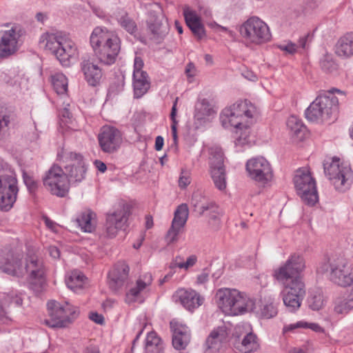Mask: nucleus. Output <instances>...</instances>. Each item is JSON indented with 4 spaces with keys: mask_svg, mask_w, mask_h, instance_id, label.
<instances>
[{
    "mask_svg": "<svg viewBox=\"0 0 353 353\" xmlns=\"http://www.w3.org/2000/svg\"><path fill=\"white\" fill-rule=\"evenodd\" d=\"M305 267L303 257L293 254L274 273L275 279L285 286L283 301L288 310L292 312L300 307L305 294V284L299 276Z\"/></svg>",
    "mask_w": 353,
    "mask_h": 353,
    "instance_id": "f257e3e1",
    "label": "nucleus"
},
{
    "mask_svg": "<svg viewBox=\"0 0 353 353\" xmlns=\"http://www.w3.org/2000/svg\"><path fill=\"white\" fill-rule=\"evenodd\" d=\"M256 112L254 105L248 100L237 101L221 114V121L224 128L234 127L236 134V145H243L248 143L249 126Z\"/></svg>",
    "mask_w": 353,
    "mask_h": 353,
    "instance_id": "f03ea898",
    "label": "nucleus"
},
{
    "mask_svg": "<svg viewBox=\"0 0 353 353\" xmlns=\"http://www.w3.org/2000/svg\"><path fill=\"white\" fill-rule=\"evenodd\" d=\"M90 43L97 60L105 65L115 63L121 50V39L106 28L96 27L90 37Z\"/></svg>",
    "mask_w": 353,
    "mask_h": 353,
    "instance_id": "7ed1b4c3",
    "label": "nucleus"
},
{
    "mask_svg": "<svg viewBox=\"0 0 353 353\" xmlns=\"http://www.w3.org/2000/svg\"><path fill=\"white\" fill-rule=\"evenodd\" d=\"M46 50L50 51L64 66H68L72 59L78 57L76 44L62 32H46L40 38Z\"/></svg>",
    "mask_w": 353,
    "mask_h": 353,
    "instance_id": "20e7f679",
    "label": "nucleus"
},
{
    "mask_svg": "<svg viewBox=\"0 0 353 353\" xmlns=\"http://www.w3.org/2000/svg\"><path fill=\"white\" fill-rule=\"evenodd\" d=\"M215 299L219 308L226 315L236 316L254 308V301L236 289L220 288Z\"/></svg>",
    "mask_w": 353,
    "mask_h": 353,
    "instance_id": "39448f33",
    "label": "nucleus"
},
{
    "mask_svg": "<svg viewBox=\"0 0 353 353\" xmlns=\"http://www.w3.org/2000/svg\"><path fill=\"white\" fill-rule=\"evenodd\" d=\"M340 90L334 89L324 94L319 95L305 110V117L307 120L312 122H323L331 119L338 105V99L333 95V92Z\"/></svg>",
    "mask_w": 353,
    "mask_h": 353,
    "instance_id": "423d86ee",
    "label": "nucleus"
},
{
    "mask_svg": "<svg viewBox=\"0 0 353 353\" xmlns=\"http://www.w3.org/2000/svg\"><path fill=\"white\" fill-rule=\"evenodd\" d=\"M49 318L45 323L50 327H65L70 325L79 316L77 307L65 302L61 304L54 300L47 303Z\"/></svg>",
    "mask_w": 353,
    "mask_h": 353,
    "instance_id": "0eeeda50",
    "label": "nucleus"
},
{
    "mask_svg": "<svg viewBox=\"0 0 353 353\" xmlns=\"http://www.w3.org/2000/svg\"><path fill=\"white\" fill-rule=\"evenodd\" d=\"M330 270V279L341 286L350 285L353 282V267L352 264L342 256H332L328 264H322L318 272H325Z\"/></svg>",
    "mask_w": 353,
    "mask_h": 353,
    "instance_id": "6e6552de",
    "label": "nucleus"
},
{
    "mask_svg": "<svg viewBox=\"0 0 353 353\" xmlns=\"http://www.w3.org/2000/svg\"><path fill=\"white\" fill-rule=\"evenodd\" d=\"M241 37L248 43L261 45L271 40L272 34L268 24L258 17H251L239 27Z\"/></svg>",
    "mask_w": 353,
    "mask_h": 353,
    "instance_id": "1a4fd4ad",
    "label": "nucleus"
},
{
    "mask_svg": "<svg viewBox=\"0 0 353 353\" xmlns=\"http://www.w3.org/2000/svg\"><path fill=\"white\" fill-rule=\"evenodd\" d=\"M323 168L325 176L336 190L345 192L350 188L352 171L349 165L341 162L339 158L334 157L330 161L325 162Z\"/></svg>",
    "mask_w": 353,
    "mask_h": 353,
    "instance_id": "9d476101",
    "label": "nucleus"
},
{
    "mask_svg": "<svg viewBox=\"0 0 353 353\" xmlns=\"http://www.w3.org/2000/svg\"><path fill=\"white\" fill-rule=\"evenodd\" d=\"M294 183L297 194L305 204L314 205L318 201L316 181L307 168H299L296 171Z\"/></svg>",
    "mask_w": 353,
    "mask_h": 353,
    "instance_id": "9b49d317",
    "label": "nucleus"
},
{
    "mask_svg": "<svg viewBox=\"0 0 353 353\" xmlns=\"http://www.w3.org/2000/svg\"><path fill=\"white\" fill-rule=\"evenodd\" d=\"M22 268L25 269L23 276L26 274L29 275L30 288L36 294L42 292L46 287V269L43 261L35 254L29 252L25 258V263Z\"/></svg>",
    "mask_w": 353,
    "mask_h": 353,
    "instance_id": "f8f14e48",
    "label": "nucleus"
},
{
    "mask_svg": "<svg viewBox=\"0 0 353 353\" xmlns=\"http://www.w3.org/2000/svg\"><path fill=\"white\" fill-rule=\"evenodd\" d=\"M44 188L52 195L64 197L70 189V183L63 169L57 165H52L42 178Z\"/></svg>",
    "mask_w": 353,
    "mask_h": 353,
    "instance_id": "ddd939ff",
    "label": "nucleus"
},
{
    "mask_svg": "<svg viewBox=\"0 0 353 353\" xmlns=\"http://www.w3.org/2000/svg\"><path fill=\"white\" fill-rule=\"evenodd\" d=\"M24 263L23 251L18 247L6 248L0 253V268L8 274L23 276Z\"/></svg>",
    "mask_w": 353,
    "mask_h": 353,
    "instance_id": "4468645a",
    "label": "nucleus"
},
{
    "mask_svg": "<svg viewBox=\"0 0 353 353\" xmlns=\"http://www.w3.org/2000/svg\"><path fill=\"white\" fill-rule=\"evenodd\" d=\"M19 188L13 173L0 175V210L8 212L16 202Z\"/></svg>",
    "mask_w": 353,
    "mask_h": 353,
    "instance_id": "2eb2a0df",
    "label": "nucleus"
},
{
    "mask_svg": "<svg viewBox=\"0 0 353 353\" xmlns=\"http://www.w3.org/2000/svg\"><path fill=\"white\" fill-rule=\"evenodd\" d=\"M68 164L65 166V174L69 183L81 182L84 178L86 168L81 154L72 152H63L59 155Z\"/></svg>",
    "mask_w": 353,
    "mask_h": 353,
    "instance_id": "dca6fc26",
    "label": "nucleus"
},
{
    "mask_svg": "<svg viewBox=\"0 0 353 353\" xmlns=\"http://www.w3.org/2000/svg\"><path fill=\"white\" fill-rule=\"evenodd\" d=\"M246 170L251 179L265 184L273 177V172L270 163L263 157H255L248 161Z\"/></svg>",
    "mask_w": 353,
    "mask_h": 353,
    "instance_id": "f3484780",
    "label": "nucleus"
},
{
    "mask_svg": "<svg viewBox=\"0 0 353 353\" xmlns=\"http://www.w3.org/2000/svg\"><path fill=\"white\" fill-rule=\"evenodd\" d=\"M169 32V25L162 14L150 12L147 20V34L156 43H160Z\"/></svg>",
    "mask_w": 353,
    "mask_h": 353,
    "instance_id": "a211bd4d",
    "label": "nucleus"
},
{
    "mask_svg": "<svg viewBox=\"0 0 353 353\" xmlns=\"http://www.w3.org/2000/svg\"><path fill=\"white\" fill-rule=\"evenodd\" d=\"M99 145L103 152L113 153L118 150L121 143V134L115 127L104 125L98 135Z\"/></svg>",
    "mask_w": 353,
    "mask_h": 353,
    "instance_id": "6ab92c4d",
    "label": "nucleus"
},
{
    "mask_svg": "<svg viewBox=\"0 0 353 353\" xmlns=\"http://www.w3.org/2000/svg\"><path fill=\"white\" fill-rule=\"evenodd\" d=\"M20 36L16 27L0 32V58H7L18 50Z\"/></svg>",
    "mask_w": 353,
    "mask_h": 353,
    "instance_id": "aec40b11",
    "label": "nucleus"
},
{
    "mask_svg": "<svg viewBox=\"0 0 353 353\" xmlns=\"http://www.w3.org/2000/svg\"><path fill=\"white\" fill-rule=\"evenodd\" d=\"M128 219V213L125 208L117 210L106 217L105 225V234L108 238H114L119 230H122L125 225Z\"/></svg>",
    "mask_w": 353,
    "mask_h": 353,
    "instance_id": "412c9836",
    "label": "nucleus"
},
{
    "mask_svg": "<svg viewBox=\"0 0 353 353\" xmlns=\"http://www.w3.org/2000/svg\"><path fill=\"white\" fill-rule=\"evenodd\" d=\"M152 282V276L150 273L141 275L136 281L134 286L132 287L126 293L125 302L131 304L135 302L141 303L144 301V290L149 287Z\"/></svg>",
    "mask_w": 353,
    "mask_h": 353,
    "instance_id": "4be33fe9",
    "label": "nucleus"
},
{
    "mask_svg": "<svg viewBox=\"0 0 353 353\" xmlns=\"http://www.w3.org/2000/svg\"><path fill=\"white\" fill-rule=\"evenodd\" d=\"M228 337V333L225 327H218L214 329L205 341V351L213 353L219 352L227 343Z\"/></svg>",
    "mask_w": 353,
    "mask_h": 353,
    "instance_id": "5701e85b",
    "label": "nucleus"
},
{
    "mask_svg": "<svg viewBox=\"0 0 353 353\" xmlns=\"http://www.w3.org/2000/svg\"><path fill=\"white\" fill-rule=\"evenodd\" d=\"M183 13L186 24L194 37L198 39H202L205 37L206 33L204 26L196 12L192 10L190 6L185 5L183 8Z\"/></svg>",
    "mask_w": 353,
    "mask_h": 353,
    "instance_id": "b1692460",
    "label": "nucleus"
},
{
    "mask_svg": "<svg viewBox=\"0 0 353 353\" xmlns=\"http://www.w3.org/2000/svg\"><path fill=\"white\" fill-rule=\"evenodd\" d=\"M130 268L125 262H118L109 272L110 288L117 291L120 289L128 278Z\"/></svg>",
    "mask_w": 353,
    "mask_h": 353,
    "instance_id": "393cba45",
    "label": "nucleus"
},
{
    "mask_svg": "<svg viewBox=\"0 0 353 353\" xmlns=\"http://www.w3.org/2000/svg\"><path fill=\"white\" fill-rule=\"evenodd\" d=\"M172 330V345L176 350H184L190 341L189 328L178 323L170 322Z\"/></svg>",
    "mask_w": 353,
    "mask_h": 353,
    "instance_id": "a878e982",
    "label": "nucleus"
},
{
    "mask_svg": "<svg viewBox=\"0 0 353 353\" xmlns=\"http://www.w3.org/2000/svg\"><path fill=\"white\" fill-rule=\"evenodd\" d=\"M175 296L189 311L194 310L203 303V299L193 290L180 289L176 291Z\"/></svg>",
    "mask_w": 353,
    "mask_h": 353,
    "instance_id": "bb28decb",
    "label": "nucleus"
},
{
    "mask_svg": "<svg viewBox=\"0 0 353 353\" xmlns=\"http://www.w3.org/2000/svg\"><path fill=\"white\" fill-rule=\"evenodd\" d=\"M81 68L85 81L90 85L96 86L99 83L102 73L97 65L91 62L89 59H84L81 63Z\"/></svg>",
    "mask_w": 353,
    "mask_h": 353,
    "instance_id": "cd10ccee",
    "label": "nucleus"
},
{
    "mask_svg": "<svg viewBox=\"0 0 353 353\" xmlns=\"http://www.w3.org/2000/svg\"><path fill=\"white\" fill-rule=\"evenodd\" d=\"M332 306L335 314H347L353 309V289L336 296L333 301Z\"/></svg>",
    "mask_w": 353,
    "mask_h": 353,
    "instance_id": "c85d7f7f",
    "label": "nucleus"
},
{
    "mask_svg": "<svg viewBox=\"0 0 353 353\" xmlns=\"http://www.w3.org/2000/svg\"><path fill=\"white\" fill-rule=\"evenodd\" d=\"M286 124L295 141H301L305 138L307 135L306 127L298 117L294 115L290 116Z\"/></svg>",
    "mask_w": 353,
    "mask_h": 353,
    "instance_id": "c756f323",
    "label": "nucleus"
},
{
    "mask_svg": "<svg viewBox=\"0 0 353 353\" xmlns=\"http://www.w3.org/2000/svg\"><path fill=\"white\" fill-rule=\"evenodd\" d=\"M23 294L17 291L4 292L0 295V306L3 311L12 307H20L23 304Z\"/></svg>",
    "mask_w": 353,
    "mask_h": 353,
    "instance_id": "7c9ffc66",
    "label": "nucleus"
},
{
    "mask_svg": "<svg viewBox=\"0 0 353 353\" xmlns=\"http://www.w3.org/2000/svg\"><path fill=\"white\" fill-rule=\"evenodd\" d=\"M338 56L347 58L353 55V32L341 37L336 44Z\"/></svg>",
    "mask_w": 353,
    "mask_h": 353,
    "instance_id": "2f4dec72",
    "label": "nucleus"
},
{
    "mask_svg": "<svg viewBox=\"0 0 353 353\" xmlns=\"http://www.w3.org/2000/svg\"><path fill=\"white\" fill-rule=\"evenodd\" d=\"M150 87V81L148 74L133 75L134 94L136 98L143 96Z\"/></svg>",
    "mask_w": 353,
    "mask_h": 353,
    "instance_id": "473e14b6",
    "label": "nucleus"
},
{
    "mask_svg": "<svg viewBox=\"0 0 353 353\" xmlns=\"http://www.w3.org/2000/svg\"><path fill=\"white\" fill-rule=\"evenodd\" d=\"M145 353H163V345L161 339L154 332L148 334L145 341Z\"/></svg>",
    "mask_w": 353,
    "mask_h": 353,
    "instance_id": "72a5a7b5",
    "label": "nucleus"
},
{
    "mask_svg": "<svg viewBox=\"0 0 353 353\" xmlns=\"http://www.w3.org/2000/svg\"><path fill=\"white\" fill-rule=\"evenodd\" d=\"M190 203L194 208V210L199 212L201 215L214 208V203L209 201L206 197L199 192L193 193Z\"/></svg>",
    "mask_w": 353,
    "mask_h": 353,
    "instance_id": "f704fd0d",
    "label": "nucleus"
},
{
    "mask_svg": "<svg viewBox=\"0 0 353 353\" xmlns=\"http://www.w3.org/2000/svg\"><path fill=\"white\" fill-rule=\"evenodd\" d=\"M209 165L210 169L225 167L224 154L220 146L215 145L209 148Z\"/></svg>",
    "mask_w": 353,
    "mask_h": 353,
    "instance_id": "c9c22d12",
    "label": "nucleus"
},
{
    "mask_svg": "<svg viewBox=\"0 0 353 353\" xmlns=\"http://www.w3.org/2000/svg\"><path fill=\"white\" fill-rule=\"evenodd\" d=\"M210 173L215 187L221 191L224 190L226 188L225 167L211 168Z\"/></svg>",
    "mask_w": 353,
    "mask_h": 353,
    "instance_id": "e433bc0d",
    "label": "nucleus"
},
{
    "mask_svg": "<svg viewBox=\"0 0 353 353\" xmlns=\"http://www.w3.org/2000/svg\"><path fill=\"white\" fill-rule=\"evenodd\" d=\"M214 110L210 103L206 99L201 100L196 105L194 118L201 122L205 121V117L212 115Z\"/></svg>",
    "mask_w": 353,
    "mask_h": 353,
    "instance_id": "4c0bfd02",
    "label": "nucleus"
},
{
    "mask_svg": "<svg viewBox=\"0 0 353 353\" xmlns=\"http://www.w3.org/2000/svg\"><path fill=\"white\" fill-rule=\"evenodd\" d=\"M259 347L256 335L247 333L241 342L236 344V347L243 353H250Z\"/></svg>",
    "mask_w": 353,
    "mask_h": 353,
    "instance_id": "58836bf2",
    "label": "nucleus"
},
{
    "mask_svg": "<svg viewBox=\"0 0 353 353\" xmlns=\"http://www.w3.org/2000/svg\"><path fill=\"white\" fill-rule=\"evenodd\" d=\"M94 216V213L88 210L83 212L77 219V222L83 231L86 232H92L94 228L92 221Z\"/></svg>",
    "mask_w": 353,
    "mask_h": 353,
    "instance_id": "ea45409f",
    "label": "nucleus"
},
{
    "mask_svg": "<svg viewBox=\"0 0 353 353\" xmlns=\"http://www.w3.org/2000/svg\"><path fill=\"white\" fill-rule=\"evenodd\" d=\"M85 281V277L81 272L74 271L68 276L65 282L70 289L76 292L83 287Z\"/></svg>",
    "mask_w": 353,
    "mask_h": 353,
    "instance_id": "a19ab883",
    "label": "nucleus"
},
{
    "mask_svg": "<svg viewBox=\"0 0 353 353\" xmlns=\"http://www.w3.org/2000/svg\"><path fill=\"white\" fill-rule=\"evenodd\" d=\"M119 26L131 35H134L138 30L135 21L126 12L117 18Z\"/></svg>",
    "mask_w": 353,
    "mask_h": 353,
    "instance_id": "79ce46f5",
    "label": "nucleus"
},
{
    "mask_svg": "<svg viewBox=\"0 0 353 353\" xmlns=\"http://www.w3.org/2000/svg\"><path fill=\"white\" fill-rule=\"evenodd\" d=\"M188 218V208L185 203L181 204L174 212L172 225L183 228Z\"/></svg>",
    "mask_w": 353,
    "mask_h": 353,
    "instance_id": "37998d69",
    "label": "nucleus"
},
{
    "mask_svg": "<svg viewBox=\"0 0 353 353\" xmlns=\"http://www.w3.org/2000/svg\"><path fill=\"white\" fill-rule=\"evenodd\" d=\"M52 86L58 94H63L68 90V79L62 73H56L52 76Z\"/></svg>",
    "mask_w": 353,
    "mask_h": 353,
    "instance_id": "c03bdc74",
    "label": "nucleus"
},
{
    "mask_svg": "<svg viewBox=\"0 0 353 353\" xmlns=\"http://www.w3.org/2000/svg\"><path fill=\"white\" fill-rule=\"evenodd\" d=\"M277 307L272 299L264 300L260 306V315L265 319H270L277 314Z\"/></svg>",
    "mask_w": 353,
    "mask_h": 353,
    "instance_id": "a18cd8bd",
    "label": "nucleus"
},
{
    "mask_svg": "<svg viewBox=\"0 0 353 353\" xmlns=\"http://www.w3.org/2000/svg\"><path fill=\"white\" fill-rule=\"evenodd\" d=\"M321 68L326 73H332L337 70V64L330 55H325L320 61Z\"/></svg>",
    "mask_w": 353,
    "mask_h": 353,
    "instance_id": "49530a36",
    "label": "nucleus"
},
{
    "mask_svg": "<svg viewBox=\"0 0 353 353\" xmlns=\"http://www.w3.org/2000/svg\"><path fill=\"white\" fill-rule=\"evenodd\" d=\"M210 211V215L209 218V224L214 230H217L221 226V213L219 211L216 206L214 205V208L209 210Z\"/></svg>",
    "mask_w": 353,
    "mask_h": 353,
    "instance_id": "de8ad7c7",
    "label": "nucleus"
},
{
    "mask_svg": "<svg viewBox=\"0 0 353 353\" xmlns=\"http://www.w3.org/2000/svg\"><path fill=\"white\" fill-rule=\"evenodd\" d=\"M182 230L181 228L171 225V227L165 236V241L168 245L176 243L179 239V234Z\"/></svg>",
    "mask_w": 353,
    "mask_h": 353,
    "instance_id": "09e8293b",
    "label": "nucleus"
},
{
    "mask_svg": "<svg viewBox=\"0 0 353 353\" xmlns=\"http://www.w3.org/2000/svg\"><path fill=\"white\" fill-rule=\"evenodd\" d=\"M190 172L186 169H181L179 179V186L181 189L185 188L191 182Z\"/></svg>",
    "mask_w": 353,
    "mask_h": 353,
    "instance_id": "8fccbe9b",
    "label": "nucleus"
},
{
    "mask_svg": "<svg viewBox=\"0 0 353 353\" xmlns=\"http://www.w3.org/2000/svg\"><path fill=\"white\" fill-rule=\"evenodd\" d=\"M23 179L24 181V183L26 184V187L28 188V190L31 192H34L38 186V183L37 181H35L33 177L26 172H23Z\"/></svg>",
    "mask_w": 353,
    "mask_h": 353,
    "instance_id": "3c124183",
    "label": "nucleus"
},
{
    "mask_svg": "<svg viewBox=\"0 0 353 353\" xmlns=\"http://www.w3.org/2000/svg\"><path fill=\"white\" fill-rule=\"evenodd\" d=\"M177 101H178V98H176L175 101H174V103H173V105L172 108V110H171V113H170V119H171L172 123L171 125L172 134H177L176 126H177L178 121L176 119V112H177V110H176Z\"/></svg>",
    "mask_w": 353,
    "mask_h": 353,
    "instance_id": "603ef678",
    "label": "nucleus"
},
{
    "mask_svg": "<svg viewBox=\"0 0 353 353\" xmlns=\"http://www.w3.org/2000/svg\"><path fill=\"white\" fill-rule=\"evenodd\" d=\"M196 262V257L194 255H192L188 258L185 263H171L170 268L172 269L175 267H179L180 268L188 269V268L193 266Z\"/></svg>",
    "mask_w": 353,
    "mask_h": 353,
    "instance_id": "864d4df0",
    "label": "nucleus"
},
{
    "mask_svg": "<svg viewBox=\"0 0 353 353\" xmlns=\"http://www.w3.org/2000/svg\"><path fill=\"white\" fill-rule=\"evenodd\" d=\"M144 65V63L143 59L140 57H135L134 60V71L133 75H137V74H147L146 72L142 70V68Z\"/></svg>",
    "mask_w": 353,
    "mask_h": 353,
    "instance_id": "5fc2aeb1",
    "label": "nucleus"
},
{
    "mask_svg": "<svg viewBox=\"0 0 353 353\" xmlns=\"http://www.w3.org/2000/svg\"><path fill=\"white\" fill-rule=\"evenodd\" d=\"M309 303L313 310H319L323 305V300L321 296H314L310 299Z\"/></svg>",
    "mask_w": 353,
    "mask_h": 353,
    "instance_id": "6e6d98bb",
    "label": "nucleus"
},
{
    "mask_svg": "<svg viewBox=\"0 0 353 353\" xmlns=\"http://www.w3.org/2000/svg\"><path fill=\"white\" fill-rule=\"evenodd\" d=\"M307 327V323L303 321H299L296 323H292L288 325H285L283 327V332H286L288 331H292L296 328H305Z\"/></svg>",
    "mask_w": 353,
    "mask_h": 353,
    "instance_id": "4d7b16f0",
    "label": "nucleus"
},
{
    "mask_svg": "<svg viewBox=\"0 0 353 353\" xmlns=\"http://www.w3.org/2000/svg\"><path fill=\"white\" fill-rule=\"evenodd\" d=\"M279 48L280 50L291 54L295 53L296 51V46L292 43H289L287 45H280Z\"/></svg>",
    "mask_w": 353,
    "mask_h": 353,
    "instance_id": "13d9d810",
    "label": "nucleus"
},
{
    "mask_svg": "<svg viewBox=\"0 0 353 353\" xmlns=\"http://www.w3.org/2000/svg\"><path fill=\"white\" fill-rule=\"evenodd\" d=\"M90 319L98 324H103L104 321V318L101 314H98L97 312H91L90 314Z\"/></svg>",
    "mask_w": 353,
    "mask_h": 353,
    "instance_id": "bf43d9fd",
    "label": "nucleus"
},
{
    "mask_svg": "<svg viewBox=\"0 0 353 353\" xmlns=\"http://www.w3.org/2000/svg\"><path fill=\"white\" fill-rule=\"evenodd\" d=\"M48 252L53 259H59L60 256V251L56 246H49Z\"/></svg>",
    "mask_w": 353,
    "mask_h": 353,
    "instance_id": "052dcab7",
    "label": "nucleus"
},
{
    "mask_svg": "<svg viewBox=\"0 0 353 353\" xmlns=\"http://www.w3.org/2000/svg\"><path fill=\"white\" fill-rule=\"evenodd\" d=\"M91 8L92 12L99 18H103L105 17V12L99 6H91Z\"/></svg>",
    "mask_w": 353,
    "mask_h": 353,
    "instance_id": "680f3d73",
    "label": "nucleus"
},
{
    "mask_svg": "<svg viewBox=\"0 0 353 353\" xmlns=\"http://www.w3.org/2000/svg\"><path fill=\"white\" fill-rule=\"evenodd\" d=\"M163 138L161 136H158L155 139L154 148L157 151H159L163 148Z\"/></svg>",
    "mask_w": 353,
    "mask_h": 353,
    "instance_id": "e2e57ef3",
    "label": "nucleus"
},
{
    "mask_svg": "<svg viewBox=\"0 0 353 353\" xmlns=\"http://www.w3.org/2000/svg\"><path fill=\"white\" fill-rule=\"evenodd\" d=\"M194 70L195 67L193 63H190L187 65L185 68V73L188 77H194Z\"/></svg>",
    "mask_w": 353,
    "mask_h": 353,
    "instance_id": "0e129e2a",
    "label": "nucleus"
},
{
    "mask_svg": "<svg viewBox=\"0 0 353 353\" xmlns=\"http://www.w3.org/2000/svg\"><path fill=\"white\" fill-rule=\"evenodd\" d=\"M199 10L201 15H203L207 18H210L212 17V12L208 8L199 6Z\"/></svg>",
    "mask_w": 353,
    "mask_h": 353,
    "instance_id": "69168bd1",
    "label": "nucleus"
},
{
    "mask_svg": "<svg viewBox=\"0 0 353 353\" xmlns=\"http://www.w3.org/2000/svg\"><path fill=\"white\" fill-rule=\"evenodd\" d=\"M94 163L96 168L101 172H104L107 169L106 165L100 160H96Z\"/></svg>",
    "mask_w": 353,
    "mask_h": 353,
    "instance_id": "338daca9",
    "label": "nucleus"
},
{
    "mask_svg": "<svg viewBox=\"0 0 353 353\" xmlns=\"http://www.w3.org/2000/svg\"><path fill=\"white\" fill-rule=\"evenodd\" d=\"M305 328H310L317 332H321L323 331L322 327L317 323H307V327Z\"/></svg>",
    "mask_w": 353,
    "mask_h": 353,
    "instance_id": "774afa93",
    "label": "nucleus"
}]
</instances>
